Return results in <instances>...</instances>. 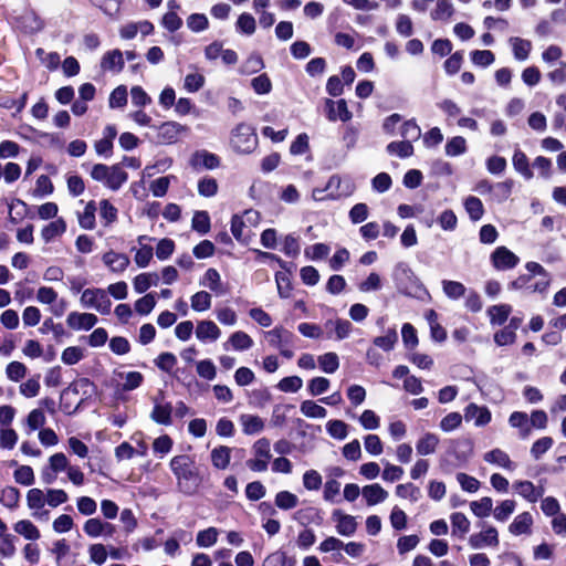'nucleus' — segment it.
Returning <instances> with one entry per match:
<instances>
[{
  "label": "nucleus",
  "instance_id": "obj_1",
  "mask_svg": "<svg viewBox=\"0 0 566 566\" xmlns=\"http://www.w3.org/2000/svg\"><path fill=\"white\" fill-rule=\"evenodd\" d=\"M169 467L177 480L179 491L186 495H192L200 484L199 472L193 460L186 454L176 455L170 460Z\"/></svg>",
  "mask_w": 566,
  "mask_h": 566
},
{
  "label": "nucleus",
  "instance_id": "obj_2",
  "mask_svg": "<svg viewBox=\"0 0 566 566\" xmlns=\"http://www.w3.org/2000/svg\"><path fill=\"white\" fill-rule=\"evenodd\" d=\"M91 177L114 191L118 190L128 179L127 172L119 165L106 166L103 164L93 166Z\"/></svg>",
  "mask_w": 566,
  "mask_h": 566
},
{
  "label": "nucleus",
  "instance_id": "obj_3",
  "mask_svg": "<svg viewBox=\"0 0 566 566\" xmlns=\"http://www.w3.org/2000/svg\"><path fill=\"white\" fill-rule=\"evenodd\" d=\"M231 145L238 153H252L258 145V137L254 129L244 123L237 125L232 130Z\"/></svg>",
  "mask_w": 566,
  "mask_h": 566
},
{
  "label": "nucleus",
  "instance_id": "obj_4",
  "mask_svg": "<svg viewBox=\"0 0 566 566\" xmlns=\"http://www.w3.org/2000/svg\"><path fill=\"white\" fill-rule=\"evenodd\" d=\"M327 199L339 200L350 197L356 190L354 179L348 175H332L326 184Z\"/></svg>",
  "mask_w": 566,
  "mask_h": 566
},
{
  "label": "nucleus",
  "instance_id": "obj_5",
  "mask_svg": "<svg viewBox=\"0 0 566 566\" xmlns=\"http://www.w3.org/2000/svg\"><path fill=\"white\" fill-rule=\"evenodd\" d=\"M80 302L84 308H93L103 315L109 314L112 307V301L103 289L84 290Z\"/></svg>",
  "mask_w": 566,
  "mask_h": 566
},
{
  "label": "nucleus",
  "instance_id": "obj_6",
  "mask_svg": "<svg viewBox=\"0 0 566 566\" xmlns=\"http://www.w3.org/2000/svg\"><path fill=\"white\" fill-rule=\"evenodd\" d=\"M252 453L253 458L247 461L248 468L253 472L266 471L272 458L270 440L266 438L256 440L252 446Z\"/></svg>",
  "mask_w": 566,
  "mask_h": 566
},
{
  "label": "nucleus",
  "instance_id": "obj_7",
  "mask_svg": "<svg viewBox=\"0 0 566 566\" xmlns=\"http://www.w3.org/2000/svg\"><path fill=\"white\" fill-rule=\"evenodd\" d=\"M70 467V461L63 452L52 454L48 459V464L41 470V479L45 484H52L56 481L57 475L66 472Z\"/></svg>",
  "mask_w": 566,
  "mask_h": 566
},
{
  "label": "nucleus",
  "instance_id": "obj_8",
  "mask_svg": "<svg viewBox=\"0 0 566 566\" xmlns=\"http://www.w3.org/2000/svg\"><path fill=\"white\" fill-rule=\"evenodd\" d=\"M156 129V142L160 145L176 144L179 137L188 132L187 126L175 120L164 122Z\"/></svg>",
  "mask_w": 566,
  "mask_h": 566
},
{
  "label": "nucleus",
  "instance_id": "obj_9",
  "mask_svg": "<svg viewBox=\"0 0 566 566\" xmlns=\"http://www.w3.org/2000/svg\"><path fill=\"white\" fill-rule=\"evenodd\" d=\"M499 544V532L492 525H483L479 533H474L469 537V545L473 549H481L483 547H497Z\"/></svg>",
  "mask_w": 566,
  "mask_h": 566
},
{
  "label": "nucleus",
  "instance_id": "obj_10",
  "mask_svg": "<svg viewBox=\"0 0 566 566\" xmlns=\"http://www.w3.org/2000/svg\"><path fill=\"white\" fill-rule=\"evenodd\" d=\"M493 268L497 271H507L514 269L520 258L506 247H497L490 255Z\"/></svg>",
  "mask_w": 566,
  "mask_h": 566
},
{
  "label": "nucleus",
  "instance_id": "obj_11",
  "mask_svg": "<svg viewBox=\"0 0 566 566\" xmlns=\"http://www.w3.org/2000/svg\"><path fill=\"white\" fill-rule=\"evenodd\" d=\"M102 262L109 272L115 274L124 273L130 264V260L127 254L115 250L106 251L102 255Z\"/></svg>",
  "mask_w": 566,
  "mask_h": 566
},
{
  "label": "nucleus",
  "instance_id": "obj_12",
  "mask_svg": "<svg viewBox=\"0 0 566 566\" xmlns=\"http://www.w3.org/2000/svg\"><path fill=\"white\" fill-rule=\"evenodd\" d=\"M464 419L470 422L472 421L475 427H484L492 420V413L485 406H479L474 402L469 403L464 408Z\"/></svg>",
  "mask_w": 566,
  "mask_h": 566
},
{
  "label": "nucleus",
  "instance_id": "obj_13",
  "mask_svg": "<svg viewBox=\"0 0 566 566\" xmlns=\"http://www.w3.org/2000/svg\"><path fill=\"white\" fill-rule=\"evenodd\" d=\"M332 520L335 522L336 532L342 536H353L357 531L358 524L356 517L343 513L340 510H335L332 513Z\"/></svg>",
  "mask_w": 566,
  "mask_h": 566
},
{
  "label": "nucleus",
  "instance_id": "obj_14",
  "mask_svg": "<svg viewBox=\"0 0 566 566\" xmlns=\"http://www.w3.org/2000/svg\"><path fill=\"white\" fill-rule=\"evenodd\" d=\"M84 533L92 538L99 536L112 537L115 533V525L104 522L101 518H88L83 525Z\"/></svg>",
  "mask_w": 566,
  "mask_h": 566
},
{
  "label": "nucleus",
  "instance_id": "obj_15",
  "mask_svg": "<svg viewBox=\"0 0 566 566\" xmlns=\"http://www.w3.org/2000/svg\"><path fill=\"white\" fill-rule=\"evenodd\" d=\"M27 505L32 511V516L41 518L45 512L43 509L48 504L46 492L41 489L33 488L27 492Z\"/></svg>",
  "mask_w": 566,
  "mask_h": 566
},
{
  "label": "nucleus",
  "instance_id": "obj_16",
  "mask_svg": "<svg viewBox=\"0 0 566 566\" xmlns=\"http://www.w3.org/2000/svg\"><path fill=\"white\" fill-rule=\"evenodd\" d=\"M97 321V316L92 313L71 312L66 317L67 326L74 331H88Z\"/></svg>",
  "mask_w": 566,
  "mask_h": 566
},
{
  "label": "nucleus",
  "instance_id": "obj_17",
  "mask_svg": "<svg viewBox=\"0 0 566 566\" xmlns=\"http://www.w3.org/2000/svg\"><path fill=\"white\" fill-rule=\"evenodd\" d=\"M483 460L486 463L513 472L517 464L511 460L510 455L502 449L495 448L483 454Z\"/></svg>",
  "mask_w": 566,
  "mask_h": 566
},
{
  "label": "nucleus",
  "instance_id": "obj_18",
  "mask_svg": "<svg viewBox=\"0 0 566 566\" xmlns=\"http://www.w3.org/2000/svg\"><path fill=\"white\" fill-rule=\"evenodd\" d=\"M195 333L197 339L201 343H213L221 336L219 326L209 319L198 322Z\"/></svg>",
  "mask_w": 566,
  "mask_h": 566
},
{
  "label": "nucleus",
  "instance_id": "obj_19",
  "mask_svg": "<svg viewBox=\"0 0 566 566\" xmlns=\"http://www.w3.org/2000/svg\"><path fill=\"white\" fill-rule=\"evenodd\" d=\"M325 108L327 118L331 122H347L352 118V113L349 112L345 99H339L337 102L333 99H326Z\"/></svg>",
  "mask_w": 566,
  "mask_h": 566
},
{
  "label": "nucleus",
  "instance_id": "obj_20",
  "mask_svg": "<svg viewBox=\"0 0 566 566\" xmlns=\"http://www.w3.org/2000/svg\"><path fill=\"white\" fill-rule=\"evenodd\" d=\"M514 491L531 503L537 502L544 494L543 488H537L535 484L527 480H517L513 483Z\"/></svg>",
  "mask_w": 566,
  "mask_h": 566
},
{
  "label": "nucleus",
  "instance_id": "obj_21",
  "mask_svg": "<svg viewBox=\"0 0 566 566\" xmlns=\"http://www.w3.org/2000/svg\"><path fill=\"white\" fill-rule=\"evenodd\" d=\"M533 524V515L530 512H522L517 514L509 525V532L514 536L531 535Z\"/></svg>",
  "mask_w": 566,
  "mask_h": 566
},
{
  "label": "nucleus",
  "instance_id": "obj_22",
  "mask_svg": "<svg viewBox=\"0 0 566 566\" xmlns=\"http://www.w3.org/2000/svg\"><path fill=\"white\" fill-rule=\"evenodd\" d=\"M199 284L201 286L208 287L216 295H224L227 293V289L221 280L220 273L213 269H208L203 276L200 279Z\"/></svg>",
  "mask_w": 566,
  "mask_h": 566
},
{
  "label": "nucleus",
  "instance_id": "obj_23",
  "mask_svg": "<svg viewBox=\"0 0 566 566\" xmlns=\"http://www.w3.org/2000/svg\"><path fill=\"white\" fill-rule=\"evenodd\" d=\"M124 54L118 49L106 52L101 61V67L112 73H119L124 69Z\"/></svg>",
  "mask_w": 566,
  "mask_h": 566
},
{
  "label": "nucleus",
  "instance_id": "obj_24",
  "mask_svg": "<svg viewBox=\"0 0 566 566\" xmlns=\"http://www.w3.org/2000/svg\"><path fill=\"white\" fill-rule=\"evenodd\" d=\"M254 342L249 334L243 331H237L230 335L228 340L223 344L226 350L233 349L237 352H244L253 346Z\"/></svg>",
  "mask_w": 566,
  "mask_h": 566
},
{
  "label": "nucleus",
  "instance_id": "obj_25",
  "mask_svg": "<svg viewBox=\"0 0 566 566\" xmlns=\"http://www.w3.org/2000/svg\"><path fill=\"white\" fill-rule=\"evenodd\" d=\"M361 494L368 506H375L385 502L389 495L379 483L365 485L361 489Z\"/></svg>",
  "mask_w": 566,
  "mask_h": 566
},
{
  "label": "nucleus",
  "instance_id": "obj_26",
  "mask_svg": "<svg viewBox=\"0 0 566 566\" xmlns=\"http://www.w3.org/2000/svg\"><path fill=\"white\" fill-rule=\"evenodd\" d=\"M509 424L518 430V437L523 440L532 434L528 415L524 411H513L509 417Z\"/></svg>",
  "mask_w": 566,
  "mask_h": 566
},
{
  "label": "nucleus",
  "instance_id": "obj_27",
  "mask_svg": "<svg viewBox=\"0 0 566 566\" xmlns=\"http://www.w3.org/2000/svg\"><path fill=\"white\" fill-rule=\"evenodd\" d=\"M512 165L517 174L524 179L530 180L534 177L533 170L530 165V160L524 151L520 148H515L512 156Z\"/></svg>",
  "mask_w": 566,
  "mask_h": 566
},
{
  "label": "nucleus",
  "instance_id": "obj_28",
  "mask_svg": "<svg viewBox=\"0 0 566 566\" xmlns=\"http://www.w3.org/2000/svg\"><path fill=\"white\" fill-rule=\"evenodd\" d=\"M172 406L169 402H161L155 399L154 408L150 412V419L158 424H171Z\"/></svg>",
  "mask_w": 566,
  "mask_h": 566
},
{
  "label": "nucleus",
  "instance_id": "obj_29",
  "mask_svg": "<svg viewBox=\"0 0 566 566\" xmlns=\"http://www.w3.org/2000/svg\"><path fill=\"white\" fill-rule=\"evenodd\" d=\"M160 276L157 272H144L136 275L133 280L134 291L138 294L145 293L151 286L159 284Z\"/></svg>",
  "mask_w": 566,
  "mask_h": 566
},
{
  "label": "nucleus",
  "instance_id": "obj_30",
  "mask_svg": "<svg viewBox=\"0 0 566 566\" xmlns=\"http://www.w3.org/2000/svg\"><path fill=\"white\" fill-rule=\"evenodd\" d=\"M440 439L436 433L426 432L416 443L417 453L422 457L433 454L437 451Z\"/></svg>",
  "mask_w": 566,
  "mask_h": 566
},
{
  "label": "nucleus",
  "instance_id": "obj_31",
  "mask_svg": "<svg viewBox=\"0 0 566 566\" xmlns=\"http://www.w3.org/2000/svg\"><path fill=\"white\" fill-rule=\"evenodd\" d=\"M190 163L195 168L214 169L220 165V159L212 153L198 150L192 155Z\"/></svg>",
  "mask_w": 566,
  "mask_h": 566
},
{
  "label": "nucleus",
  "instance_id": "obj_32",
  "mask_svg": "<svg viewBox=\"0 0 566 566\" xmlns=\"http://www.w3.org/2000/svg\"><path fill=\"white\" fill-rule=\"evenodd\" d=\"M123 391H132L140 387L144 381V376L139 371H117L115 373Z\"/></svg>",
  "mask_w": 566,
  "mask_h": 566
},
{
  "label": "nucleus",
  "instance_id": "obj_33",
  "mask_svg": "<svg viewBox=\"0 0 566 566\" xmlns=\"http://www.w3.org/2000/svg\"><path fill=\"white\" fill-rule=\"evenodd\" d=\"M265 337L272 347L281 348L292 343L293 335L291 332L282 326H276L273 329L265 333Z\"/></svg>",
  "mask_w": 566,
  "mask_h": 566
},
{
  "label": "nucleus",
  "instance_id": "obj_34",
  "mask_svg": "<svg viewBox=\"0 0 566 566\" xmlns=\"http://www.w3.org/2000/svg\"><path fill=\"white\" fill-rule=\"evenodd\" d=\"M240 423L244 434L253 436L263 431L265 423L264 420L255 415L244 413L240 416Z\"/></svg>",
  "mask_w": 566,
  "mask_h": 566
},
{
  "label": "nucleus",
  "instance_id": "obj_35",
  "mask_svg": "<svg viewBox=\"0 0 566 566\" xmlns=\"http://www.w3.org/2000/svg\"><path fill=\"white\" fill-rule=\"evenodd\" d=\"M512 313V306L509 304L492 305L486 310V315L491 325H503Z\"/></svg>",
  "mask_w": 566,
  "mask_h": 566
},
{
  "label": "nucleus",
  "instance_id": "obj_36",
  "mask_svg": "<svg viewBox=\"0 0 566 566\" xmlns=\"http://www.w3.org/2000/svg\"><path fill=\"white\" fill-rule=\"evenodd\" d=\"M232 449L227 446H219L211 450V463L218 470H226L231 460Z\"/></svg>",
  "mask_w": 566,
  "mask_h": 566
},
{
  "label": "nucleus",
  "instance_id": "obj_37",
  "mask_svg": "<svg viewBox=\"0 0 566 566\" xmlns=\"http://www.w3.org/2000/svg\"><path fill=\"white\" fill-rule=\"evenodd\" d=\"M513 51L514 59L517 61H526L533 49L532 42L518 36H513L509 40Z\"/></svg>",
  "mask_w": 566,
  "mask_h": 566
},
{
  "label": "nucleus",
  "instance_id": "obj_38",
  "mask_svg": "<svg viewBox=\"0 0 566 566\" xmlns=\"http://www.w3.org/2000/svg\"><path fill=\"white\" fill-rule=\"evenodd\" d=\"M450 522L453 536L463 538L469 533L471 523L463 513H452L450 515Z\"/></svg>",
  "mask_w": 566,
  "mask_h": 566
},
{
  "label": "nucleus",
  "instance_id": "obj_39",
  "mask_svg": "<svg viewBox=\"0 0 566 566\" xmlns=\"http://www.w3.org/2000/svg\"><path fill=\"white\" fill-rule=\"evenodd\" d=\"M66 231V223L63 219L59 218L46 224L42 231L41 237L44 242L49 243L55 238L61 237Z\"/></svg>",
  "mask_w": 566,
  "mask_h": 566
},
{
  "label": "nucleus",
  "instance_id": "obj_40",
  "mask_svg": "<svg viewBox=\"0 0 566 566\" xmlns=\"http://www.w3.org/2000/svg\"><path fill=\"white\" fill-rule=\"evenodd\" d=\"M98 213L101 222L104 227H109L117 220L118 210L107 199H103L98 203Z\"/></svg>",
  "mask_w": 566,
  "mask_h": 566
},
{
  "label": "nucleus",
  "instance_id": "obj_41",
  "mask_svg": "<svg viewBox=\"0 0 566 566\" xmlns=\"http://www.w3.org/2000/svg\"><path fill=\"white\" fill-rule=\"evenodd\" d=\"M13 530L19 535L29 541H36L41 534L39 528L29 520H20L13 525Z\"/></svg>",
  "mask_w": 566,
  "mask_h": 566
},
{
  "label": "nucleus",
  "instance_id": "obj_42",
  "mask_svg": "<svg viewBox=\"0 0 566 566\" xmlns=\"http://www.w3.org/2000/svg\"><path fill=\"white\" fill-rule=\"evenodd\" d=\"M454 13V8L449 0H438L436 7L430 13L434 21H448Z\"/></svg>",
  "mask_w": 566,
  "mask_h": 566
},
{
  "label": "nucleus",
  "instance_id": "obj_43",
  "mask_svg": "<svg viewBox=\"0 0 566 566\" xmlns=\"http://www.w3.org/2000/svg\"><path fill=\"white\" fill-rule=\"evenodd\" d=\"M386 149L389 155L399 158H408L413 155V146L409 140L391 142Z\"/></svg>",
  "mask_w": 566,
  "mask_h": 566
},
{
  "label": "nucleus",
  "instance_id": "obj_44",
  "mask_svg": "<svg viewBox=\"0 0 566 566\" xmlns=\"http://www.w3.org/2000/svg\"><path fill=\"white\" fill-rule=\"evenodd\" d=\"M235 30L243 35H252L256 30V21L251 13L243 12L238 17Z\"/></svg>",
  "mask_w": 566,
  "mask_h": 566
},
{
  "label": "nucleus",
  "instance_id": "obj_45",
  "mask_svg": "<svg viewBox=\"0 0 566 566\" xmlns=\"http://www.w3.org/2000/svg\"><path fill=\"white\" fill-rule=\"evenodd\" d=\"M132 251H135L134 262L140 269L147 268L154 258V249L149 244H142V247L133 248Z\"/></svg>",
  "mask_w": 566,
  "mask_h": 566
},
{
  "label": "nucleus",
  "instance_id": "obj_46",
  "mask_svg": "<svg viewBox=\"0 0 566 566\" xmlns=\"http://www.w3.org/2000/svg\"><path fill=\"white\" fill-rule=\"evenodd\" d=\"M463 205L471 220L479 221L480 219H482L484 214V207L482 201L478 197H467L464 199Z\"/></svg>",
  "mask_w": 566,
  "mask_h": 566
},
{
  "label": "nucleus",
  "instance_id": "obj_47",
  "mask_svg": "<svg viewBox=\"0 0 566 566\" xmlns=\"http://www.w3.org/2000/svg\"><path fill=\"white\" fill-rule=\"evenodd\" d=\"M219 533L220 531L212 526L199 531L196 536L197 546L202 548H209L213 546L218 541Z\"/></svg>",
  "mask_w": 566,
  "mask_h": 566
},
{
  "label": "nucleus",
  "instance_id": "obj_48",
  "mask_svg": "<svg viewBox=\"0 0 566 566\" xmlns=\"http://www.w3.org/2000/svg\"><path fill=\"white\" fill-rule=\"evenodd\" d=\"M97 207L94 201L86 203L83 212L78 213V223L81 228L85 230H92L95 228V212Z\"/></svg>",
  "mask_w": 566,
  "mask_h": 566
},
{
  "label": "nucleus",
  "instance_id": "obj_49",
  "mask_svg": "<svg viewBox=\"0 0 566 566\" xmlns=\"http://www.w3.org/2000/svg\"><path fill=\"white\" fill-rule=\"evenodd\" d=\"M300 410L302 415L312 419H323L327 416V410L313 400H304L300 406Z\"/></svg>",
  "mask_w": 566,
  "mask_h": 566
},
{
  "label": "nucleus",
  "instance_id": "obj_50",
  "mask_svg": "<svg viewBox=\"0 0 566 566\" xmlns=\"http://www.w3.org/2000/svg\"><path fill=\"white\" fill-rule=\"evenodd\" d=\"M46 421L45 413L42 409H33L29 412L24 426L27 428V433H31L35 430L42 429Z\"/></svg>",
  "mask_w": 566,
  "mask_h": 566
},
{
  "label": "nucleus",
  "instance_id": "obj_51",
  "mask_svg": "<svg viewBox=\"0 0 566 566\" xmlns=\"http://www.w3.org/2000/svg\"><path fill=\"white\" fill-rule=\"evenodd\" d=\"M20 502V491L14 486H6L0 491V503L10 510L17 509Z\"/></svg>",
  "mask_w": 566,
  "mask_h": 566
},
{
  "label": "nucleus",
  "instance_id": "obj_52",
  "mask_svg": "<svg viewBox=\"0 0 566 566\" xmlns=\"http://www.w3.org/2000/svg\"><path fill=\"white\" fill-rule=\"evenodd\" d=\"M281 251L289 258H296L300 254V238L293 233L286 234L281 240Z\"/></svg>",
  "mask_w": 566,
  "mask_h": 566
},
{
  "label": "nucleus",
  "instance_id": "obj_53",
  "mask_svg": "<svg viewBox=\"0 0 566 566\" xmlns=\"http://www.w3.org/2000/svg\"><path fill=\"white\" fill-rule=\"evenodd\" d=\"M441 284L444 295L450 300H459L464 296L467 292L465 286L458 281L443 280Z\"/></svg>",
  "mask_w": 566,
  "mask_h": 566
},
{
  "label": "nucleus",
  "instance_id": "obj_54",
  "mask_svg": "<svg viewBox=\"0 0 566 566\" xmlns=\"http://www.w3.org/2000/svg\"><path fill=\"white\" fill-rule=\"evenodd\" d=\"M206 83V77L199 72L188 73L184 78V90L188 93H197Z\"/></svg>",
  "mask_w": 566,
  "mask_h": 566
},
{
  "label": "nucleus",
  "instance_id": "obj_55",
  "mask_svg": "<svg viewBox=\"0 0 566 566\" xmlns=\"http://www.w3.org/2000/svg\"><path fill=\"white\" fill-rule=\"evenodd\" d=\"M190 303L195 312H206L211 307L212 297L207 291H199L190 297Z\"/></svg>",
  "mask_w": 566,
  "mask_h": 566
},
{
  "label": "nucleus",
  "instance_id": "obj_56",
  "mask_svg": "<svg viewBox=\"0 0 566 566\" xmlns=\"http://www.w3.org/2000/svg\"><path fill=\"white\" fill-rule=\"evenodd\" d=\"M399 134L403 140L412 144L421 137V129L415 119H408L400 126Z\"/></svg>",
  "mask_w": 566,
  "mask_h": 566
},
{
  "label": "nucleus",
  "instance_id": "obj_57",
  "mask_svg": "<svg viewBox=\"0 0 566 566\" xmlns=\"http://www.w3.org/2000/svg\"><path fill=\"white\" fill-rule=\"evenodd\" d=\"M191 228L200 234H206L210 231L211 222L207 211H196L192 217Z\"/></svg>",
  "mask_w": 566,
  "mask_h": 566
},
{
  "label": "nucleus",
  "instance_id": "obj_58",
  "mask_svg": "<svg viewBox=\"0 0 566 566\" xmlns=\"http://www.w3.org/2000/svg\"><path fill=\"white\" fill-rule=\"evenodd\" d=\"M318 366L326 374H334L339 367V358L335 353H325L317 358Z\"/></svg>",
  "mask_w": 566,
  "mask_h": 566
},
{
  "label": "nucleus",
  "instance_id": "obj_59",
  "mask_svg": "<svg viewBox=\"0 0 566 566\" xmlns=\"http://www.w3.org/2000/svg\"><path fill=\"white\" fill-rule=\"evenodd\" d=\"M13 479L18 484L30 486L35 481L33 469L30 465H18Z\"/></svg>",
  "mask_w": 566,
  "mask_h": 566
},
{
  "label": "nucleus",
  "instance_id": "obj_60",
  "mask_svg": "<svg viewBox=\"0 0 566 566\" xmlns=\"http://www.w3.org/2000/svg\"><path fill=\"white\" fill-rule=\"evenodd\" d=\"M515 509L516 502L514 500H504L494 509V518L499 522H505L514 513Z\"/></svg>",
  "mask_w": 566,
  "mask_h": 566
},
{
  "label": "nucleus",
  "instance_id": "obj_61",
  "mask_svg": "<svg viewBox=\"0 0 566 566\" xmlns=\"http://www.w3.org/2000/svg\"><path fill=\"white\" fill-rule=\"evenodd\" d=\"M493 501L489 496H484L479 501H473L470 503V509L472 513L478 517H486L492 512Z\"/></svg>",
  "mask_w": 566,
  "mask_h": 566
},
{
  "label": "nucleus",
  "instance_id": "obj_62",
  "mask_svg": "<svg viewBox=\"0 0 566 566\" xmlns=\"http://www.w3.org/2000/svg\"><path fill=\"white\" fill-rule=\"evenodd\" d=\"M327 433L337 440H344L348 436V426L342 420H329L326 423Z\"/></svg>",
  "mask_w": 566,
  "mask_h": 566
},
{
  "label": "nucleus",
  "instance_id": "obj_63",
  "mask_svg": "<svg viewBox=\"0 0 566 566\" xmlns=\"http://www.w3.org/2000/svg\"><path fill=\"white\" fill-rule=\"evenodd\" d=\"M358 421L365 430H376L380 427V417L370 409L364 410Z\"/></svg>",
  "mask_w": 566,
  "mask_h": 566
},
{
  "label": "nucleus",
  "instance_id": "obj_64",
  "mask_svg": "<svg viewBox=\"0 0 566 566\" xmlns=\"http://www.w3.org/2000/svg\"><path fill=\"white\" fill-rule=\"evenodd\" d=\"M364 448L373 457H378L384 452V443L377 434L369 433L365 436Z\"/></svg>",
  "mask_w": 566,
  "mask_h": 566
}]
</instances>
